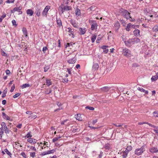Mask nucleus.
Segmentation results:
<instances>
[{
	"instance_id": "f257e3e1",
	"label": "nucleus",
	"mask_w": 158,
	"mask_h": 158,
	"mask_svg": "<svg viewBox=\"0 0 158 158\" xmlns=\"http://www.w3.org/2000/svg\"><path fill=\"white\" fill-rule=\"evenodd\" d=\"M124 37V35L122 36V38L123 39ZM123 40L124 41L125 44L129 47L131 46L132 44L139 43L140 42V40L137 38L130 39L127 41L124 40L123 39Z\"/></svg>"
},
{
	"instance_id": "f03ea898",
	"label": "nucleus",
	"mask_w": 158,
	"mask_h": 158,
	"mask_svg": "<svg viewBox=\"0 0 158 158\" xmlns=\"http://www.w3.org/2000/svg\"><path fill=\"white\" fill-rule=\"evenodd\" d=\"M145 150V146H143L140 148L136 149L135 151V153L137 156H139L142 155Z\"/></svg>"
},
{
	"instance_id": "7ed1b4c3",
	"label": "nucleus",
	"mask_w": 158,
	"mask_h": 158,
	"mask_svg": "<svg viewBox=\"0 0 158 158\" xmlns=\"http://www.w3.org/2000/svg\"><path fill=\"white\" fill-rule=\"evenodd\" d=\"M123 55L127 57H130L132 56L131 52L128 49L125 48L123 49Z\"/></svg>"
},
{
	"instance_id": "20e7f679",
	"label": "nucleus",
	"mask_w": 158,
	"mask_h": 158,
	"mask_svg": "<svg viewBox=\"0 0 158 158\" xmlns=\"http://www.w3.org/2000/svg\"><path fill=\"white\" fill-rule=\"evenodd\" d=\"M60 10L62 12V13L65 11H68L71 9L72 8L70 6H64L62 5L60 6L59 7Z\"/></svg>"
},
{
	"instance_id": "39448f33",
	"label": "nucleus",
	"mask_w": 158,
	"mask_h": 158,
	"mask_svg": "<svg viewBox=\"0 0 158 158\" xmlns=\"http://www.w3.org/2000/svg\"><path fill=\"white\" fill-rule=\"evenodd\" d=\"M89 22L91 25V28L92 30H94L97 28L98 25L95 21L89 19Z\"/></svg>"
},
{
	"instance_id": "423d86ee",
	"label": "nucleus",
	"mask_w": 158,
	"mask_h": 158,
	"mask_svg": "<svg viewBox=\"0 0 158 158\" xmlns=\"http://www.w3.org/2000/svg\"><path fill=\"white\" fill-rule=\"evenodd\" d=\"M50 9V6H47L44 8L42 12V15L43 16L47 17L48 12Z\"/></svg>"
},
{
	"instance_id": "0eeeda50",
	"label": "nucleus",
	"mask_w": 158,
	"mask_h": 158,
	"mask_svg": "<svg viewBox=\"0 0 158 158\" xmlns=\"http://www.w3.org/2000/svg\"><path fill=\"white\" fill-rule=\"evenodd\" d=\"M1 125L2 127H3V128L4 129L5 133L6 134H9L10 131L9 130L7 127L6 126L5 123L4 122H2L1 123Z\"/></svg>"
},
{
	"instance_id": "6e6552de",
	"label": "nucleus",
	"mask_w": 158,
	"mask_h": 158,
	"mask_svg": "<svg viewBox=\"0 0 158 158\" xmlns=\"http://www.w3.org/2000/svg\"><path fill=\"white\" fill-rule=\"evenodd\" d=\"M22 8L20 7H16L14 8L13 10H11L12 13H14L15 11H17L19 12V14L20 15L22 14V12L21 11Z\"/></svg>"
},
{
	"instance_id": "1a4fd4ad",
	"label": "nucleus",
	"mask_w": 158,
	"mask_h": 158,
	"mask_svg": "<svg viewBox=\"0 0 158 158\" xmlns=\"http://www.w3.org/2000/svg\"><path fill=\"white\" fill-rule=\"evenodd\" d=\"M75 13L77 17H80L81 16V10L78 8H77L75 10Z\"/></svg>"
},
{
	"instance_id": "9d476101",
	"label": "nucleus",
	"mask_w": 158,
	"mask_h": 158,
	"mask_svg": "<svg viewBox=\"0 0 158 158\" xmlns=\"http://www.w3.org/2000/svg\"><path fill=\"white\" fill-rule=\"evenodd\" d=\"M73 44L74 45V44L72 43H67L66 45V49H65V52H66V51L68 50L69 48L71 49L73 47Z\"/></svg>"
},
{
	"instance_id": "9b49d317",
	"label": "nucleus",
	"mask_w": 158,
	"mask_h": 158,
	"mask_svg": "<svg viewBox=\"0 0 158 158\" xmlns=\"http://www.w3.org/2000/svg\"><path fill=\"white\" fill-rule=\"evenodd\" d=\"M124 16L127 19L131 18L130 16V14L128 11L125 10L124 11Z\"/></svg>"
},
{
	"instance_id": "f8f14e48",
	"label": "nucleus",
	"mask_w": 158,
	"mask_h": 158,
	"mask_svg": "<svg viewBox=\"0 0 158 158\" xmlns=\"http://www.w3.org/2000/svg\"><path fill=\"white\" fill-rule=\"evenodd\" d=\"M110 88V87L108 86H105L103 87L101 89L102 91L105 92H106L109 91Z\"/></svg>"
},
{
	"instance_id": "ddd939ff",
	"label": "nucleus",
	"mask_w": 158,
	"mask_h": 158,
	"mask_svg": "<svg viewBox=\"0 0 158 158\" xmlns=\"http://www.w3.org/2000/svg\"><path fill=\"white\" fill-rule=\"evenodd\" d=\"M108 48V46H103L101 47L103 50V52L105 53H107L108 52L109 50L107 49Z\"/></svg>"
},
{
	"instance_id": "4468645a",
	"label": "nucleus",
	"mask_w": 158,
	"mask_h": 158,
	"mask_svg": "<svg viewBox=\"0 0 158 158\" xmlns=\"http://www.w3.org/2000/svg\"><path fill=\"white\" fill-rule=\"evenodd\" d=\"M134 35L136 37L139 36L140 35V31L138 29H135L133 31Z\"/></svg>"
},
{
	"instance_id": "2eb2a0df",
	"label": "nucleus",
	"mask_w": 158,
	"mask_h": 158,
	"mask_svg": "<svg viewBox=\"0 0 158 158\" xmlns=\"http://www.w3.org/2000/svg\"><path fill=\"white\" fill-rule=\"evenodd\" d=\"M35 13L36 15L38 17L40 16V9L38 7H37L36 8Z\"/></svg>"
},
{
	"instance_id": "dca6fc26",
	"label": "nucleus",
	"mask_w": 158,
	"mask_h": 158,
	"mask_svg": "<svg viewBox=\"0 0 158 158\" xmlns=\"http://www.w3.org/2000/svg\"><path fill=\"white\" fill-rule=\"evenodd\" d=\"M131 29H132L131 24V23H129L127 24L126 30L127 31H129Z\"/></svg>"
},
{
	"instance_id": "f3484780",
	"label": "nucleus",
	"mask_w": 158,
	"mask_h": 158,
	"mask_svg": "<svg viewBox=\"0 0 158 158\" xmlns=\"http://www.w3.org/2000/svg\"><path fill=\"white\" fill-rule=\"evenodd\" d=\"M36 140L33 138H30L27 139V141L30 143H36Z\"/></svg>"
},
{
	"instance_id": "a211bd4d",
	"label": "nucleus",
	"mask_w": 158,
	"mask_h": 158,
	"mask_svg": "<svg viewBox=\"0 0 158 158\" xmlns=\"http://www.w3.org/2000/svg\"><path fill=\"white\" fill-rule=\"evenodd\" d=\"M27 15H29L30 16H31L33 15V11L31 9H28L27 10Z\"/></svg>"
},
{
	"instance_id": "6ab92c4d",
	"label": "nucleus",
	"mask_w": 158,
	"mask_h": 158,
	"mask_svg": "<svg viewBox=\"0 0 158 158\" xmlns=\"http://www.w3.org/2000/svg\"><path fill=\"white\" fill-rule=\"evenodd\" d=\"M37 116L34 113H31V115L28 117V118L31 119H34L36 118Z\"/></svg>"
},
{
	"instance_id": "aec40b11",
	"label": "nucleus",
	"mask_w": 158,
	"mask_h": 158,
	"mask_svg": "<svg viewBox=\"0 0 158 158\" xmlns=\"http://www.w3.org/2000/svg\"><path fill=\"white\" fill-rule=\"evenodd\" d=\"M76 61V59L74 58L70 59L68 60V63L70 64H73L75 63Z\"/></svg>"
},
{
	"instance_id": "412c9836",
	"label": "nucleus",
	"mask_w": 158,
	"mask_h": 158,
	"mask_svg": "<svg viewBox=\"0 0 158 158\" xmlns=\"http://www.w3.org/2000/svg\"><path fill=\"white\" fill-rule=\"evenodd\" d=\"M79 30L81 35H83L85 34L86 32V30L85 28H80Z\"/></svg>"
},
{
	"instance_id": "4be33fe9",
	"label": "nucleus",
	"mask_w": 158,
	"mask_h": 158,
	"mask_svg": "<svg viewBox=\"0 0 158 158\" xmlns=\"http://www.w3.org/2000/svg\"><path fill=\"white\" fill-rule=\"evenodd\" d=\"M152 31L154 32L158 31V24L155 25L152 28Z\"/></svg>"
},
{
	"instance_id": "5701e85b",
	"label": "nucleus",
	"mask_w": 158,
	"mask_h": 158,
	"mask_svg": "<svg viewBox=\"0 0 158 158\" xmlns=\"http://www.w3.org/2000/svg\"><path fill=\"white\" fill-rule=\"evenodd\" d=\"M138 90L140 91L141 92H143L145 93V94H148V91L146 90H145V89H143V88L139 87L138 88Z\"/></svg>"
},
{
	"instance_id": "b1692460",
	"label": "nucleus",
	"mask_w": 158,
	"mask_h": 158,
	"mask_svg": "<svg viewBox=\"0 0 158 158\" xmlns=\"http://www.w3.org/2000/svg\"><path fill=\"white\" fill-rule=\"evenodd\" d=\"M22 31L23 34L25 35V36H27V32L26 28L25 27H23L22 29Z\"/></svg>"
},
{
	"instance_id": "393cba45",
	"label": "nucleus",
	"mask_w": 158,
	"mask_h": 158,
	"mask_svg": "<svg viewBox=\"0 0 158 158\" xmlns=\"http://www.w3.org/2000/svg\"><path fill=\"white\" fill-rule=\"evenodd\" d=\"M76 119L79 121H82V119L80 114H77L76 117Z\"/></svg>"
},
{
	"instance_id": "a878e982",
	"label": "nucleus",
	"mask_w": 158,
	"mask_h": 158,
	"mask_svg": "<svg viewBox=\"0 0 158 158\" xmlns=\"http://www.w3.org/2000/svg\"><path fill=\"white\" fill-rule=\"evenodd\" d=\"M150 151L151 152H158V150L156 148H151Z\"/></svg>"
},
{
	"instance_id": "bb28decb",
	"label": "nucleus",
	"mask_w": 158,
	"mask_h": 158,
	"mask_svg": "<svg viewBox=\"0 0 158 158\" xmlns=\"http://www.w3.org/2000/svg\"><path fill=\"white\" fill-rule=\"evenodd\" d=\"M120 25L119 23L118 22L115 23L114 24V27L116 29L118 30L120 27Z\"/></svg>"
},
{
	"instance_id": "cd10ccee",
	"label": "nucleus",
	"mask_w": 158,
	"mask_h": 158,
	"mask_svg": "<svg viewBox=\"0 0 158 158\" xmlns=\"http://www.w3.org/2000/svg\"><path fill=\"white\" fill-rule=\"evenodd\" d=\"M99 68V65L97 63H94L93 66V68L94 69H98Z\"/></svg>"
},
{
	"instance_id": "c85d7f7f",
	"label": "nucleus",
	"mask_w": 158,
	"mask_h": 158,
	"mask_svg": "<svg viewBox=\"0 0 158 158\" xmlns=\"http://www.w3.org/2000/svg\"><path fill=\"white\" fill-rule=\"evenodd\" d=\"M158 78V76L157 75H156L153 76H152L151 78V80L152 81H155Z\"/></svg>"
},
{
	"instance_id": "c756f323",
	"label": "nucleus",
	"mask_w": 158,
	"mask_h": 158,
	"mask_svg": "<svg viewBox=\"0 0 158 158\" xmlns=\"http://www.w3.org/2000/svg\"><path fill=\"white\" fill-rule=\"evenodd\" d=\"M96 38V36L95 35H93L91 38L92 43H94Z\"/></svg>"
},
{
	"instance_id": "7c9ffc66",
	"label": "nucleus",
	"mask_w": 158,
	"mask_h": 158,
	"mask_svg": "<svg viewBox=\"0 0 158 158\" xmlns=\"http://www.w3.org/2000/svg\"><path fill=\"white\" fill-rule=\"evenodd\" d=\"M6 14L5 13H3L2 15L0 18V22H1L3 20V19L5 18L6 16Z\"/></svg>"
},
{
	"instance_id": "2f4dec72",
	"label": "nucleus",
	"mask_w": 158,
	"mask_h": 158,
	"mask_svg": "<svg viewBox=\"0 0 158 158\" xmlns=\"http://www.w3.org/2000/svg\"><path fill=\"white\" fill-rule=\"evenodd\" d=\"M46 85L48 86L51 85L52 83V81H51V80L46 79Z\"/></svg>"
},
{
	"instance_id": "473e14b6",
	"label": "nucleus",
	"mask_w": 158,
	"mask_h": 158,
	"mask_svg": "<svg viewBox=\"0 0 158 158\" xmlns=\"http://www.w3.org/2000/svg\"><path fill=\"white\" fill-rule=\"evenodd\" d=\"M132 149V147L131 146H129L127 147L125 151L127 152H130V151H131Z\"/></svg>"
},
{
	"instance_id": "72a5a7b5",
	"label": "nucleus",
	"mask_w": 158,
	"mask_h": 158,
	"mask_svg": "<svg viewBox=\"0 0 158 158\" xmlns=\"http://www.w3.org/2000/svg\"><path fill=\"white\" fill-rule=\"evenodd\" d=\"M128 153V152L126 151L123 152V154L122 155V156L123 157V158H126L127 155V154Z\"/></svg>"
},
{
	"instance_id": "f704fd0d",
	"label": "nucleus",
	"mask_w": 158,
	"mask_h": 158,
	"mask_svg": "<svg viewBox=\"0 0 158 158\" xmlns=\"http://www.w3.org/2000/svg\"><path fill=\"white\" fill-rule=\"evenodd\" d=\"M1 54L2 56H7V54L2 49L1 50Z\"/></svg>"
},
{
	"instance_id": "c9c22d12",
	"label": "nucleus",
	"mask_w": 158,
	"mask_h": 158,
	"mask_svg": "<svg viewBox=\"0 0 158 158\" xmlns=\"http://www.w3.org/2000/svg\"><path fill=\"white\" fill-rule=\"evenodd\" d=\"M30 86V85L29 84H25L22 85L21 86L22 88L23 89L26 88V87H28Z\"/></svg>"
},
{
	"instance_id": "e433bc0d",
	"label": "nucleus",
	"mask_w": 158,
	"mask_h": 158,
	"mask_svg": "<svg viewBox=\"0 0 158 158\" xmlns=\"http://www.w3.org/2000/svg\"><path fill=\"white\" fill-rule=\"evenodd\" d=\"M4 151L5 152H6L8 155L10 156V157H11V155H12V154L11 153L9 152L8 150L7 149H5L4 150Z\"/></svg>"
},
{
	"instance_id": "4c0bfd02",
	"label": "nucleus",
	"mask_w": 158,
	"mask_h": 158,
	"mask_svg": "<svg viewBox=\"0 0 158 158\" xmlns=\"http://www.w3.org/2000/svg\"><path fill=\"white\" fill-rule=\"evenodd\" d=\"M56 21L57 24L59 26H60L62 25V23L61 20L60 19H57Z\"/></svg>"
},
{
	"instance_id": "58836bf2",
	"label": "nucleus",
	"mask_w": 158,
	"mask_h": 158,
	"mask_svg": "<svg viewBox=\"0 0 158 158\" xmlns=\"http://www.w3.org/2000/svg\"><path fill=\"white\" fill-rule=\"evenodd\" d=\"M132 29H135L139 28V26L138 25L132 24H131Z\"/></svg>"
},
{
	"instance_id": "ea45409f",
	"label": "nucleus",
	"mask_w": 158,
	"mask_h": 158,
	"mask_svg": "<svg viewBox=\"0 0 158 158\" xmlns=\"http://www.w3.org/2000/svg\"><path fill=\"white\" fill-rule=\"evenodd\" d=\"M55 152V151L54 149H53V150H51L48 151L47 152V154H51V153H54V152Z\"/></svg>"
},
{
	"instance_id": "a19ab883",
	"label": "nucleus",
	"mask_w": 158,
	"mask_h": 158,
	"mask_svg": "<svg viewBox=\"0 0 158 158\" xmlns=\"http://www.w3.org/2000/svg\"><path fill=\"white\" fill-rule=\"evenodd\" d=\"M147 124H148L149 126L156 129H158V127H156L154 125H152V124L149 123H147Z\"/></svg>"
},
{
	"instance_id": "79ce46f5",
	"label": "nucleus",
	"mask_w": 158,
	"mask_h": 158,
	"mask_svg": "<svg viewBox=\"0 0 158 158\" xmlns=\"http://www.w3.org/2000/svg\"><path fill=\"white\" fill-rule=\"evenodd\" d=\"M105 148L106 149H109L110 148V145L109 144H106L105 146Z\"/></svg>"
},
{
	"instance_id": "37998d69",
	"label": "nucleus",
	"mask_w": 158,
	"mask_h": 158,
	"mask_svg": "<svg viewBox=\"0 0 158 158\" xmlns=\"http://www.w3.org/2000/svg\"><path fill=\"white\" fill-rule=\"evenodd\" d=\"M85 108L87 109H89L90 110H94V107H90L89 106H86Z\"/></svg>"
},
{
	"instance_id": "c03bdc74",
	"label": "nucleus",
	"mask_w": 158,
	"mask_h": 158,
	"mask_svg": "<svg viewBox=\"0 0 158 158\" xmlns=\"http://www.w3.org/2000/svg\"><path fill=\"white\" fill-rule=\"evenodd\" d=\"M35 152H31L30 153V156L34 157V156H35Z\"/></svg>"
},
{
	"instance_id": "a18cd8bd",
	"label": "nucleus",
	"mask_w": 158,
	"mask_h": 158,
	"mask_svg": "<svg viewBox=\"0 0 158 158\" xmlns=\"http://www.w3.org/2000/svg\"><path fill=\"white\" fill-rule=\"evenodd\" d=\"M4 119H5L7 120H10V118L7 115H6L5 117H3Z\"/></svg>"
},
{
	"instance_id": "49530a36",
	"label": "nucleus",
	"mask_w": 158,
	"mask_h": 158,
	"mask_svg": "<svg viewBox=\"0 0 158 158\" xmlns=\"http://www.w3.org/2000/svg\"><path fill=\"white\" fill-rule=\"evenodd\" d=\"M15 89V85L14 84L13 86H12L11 89L10 90V92H12L13 91L14 89Z\"/></svg>"
},
{
	"instance_id": "de8ad7c7",
	"label": "nucleus",
	"mask_w": 158,
	"mask_h": 158,
	"mask_svg": "<svg viewBox=\"0 0 158 158\" xmlns=\"http://www.w3.org/2000/svg\"><path fill=\"white\" fill-rule=\"evenodd\" d=\"M69 2V0H63V3L64 4H67Z\"/></svg>"
},
{
	"instance_id": "09e8293b",
	"label": "nucleus",
	"mask_w": 158,
	"mask_h": 158,
	"mask_svg": "<svg viewBox=\"0 0 158 158\" xmlns=\"http://www.w3.org/2000/svg\"><path fill=\"white\" fill-rule=\"evenodd\" d=\"M20 94V93H17L15 94L13 96L14 98H16L19 97Z\"/></svg>"
},
{
	"instance_id": "8fccbe9b",
	"label": "nucleus",
	"mask_w": 158,
	"mask_h": 158,
	"mask_svg": "<svg viewBox=\"0 0 158 158\" xmlns=\"http://www.w3.org/2000/svg\"><path fill=\"white\" fill-rule=\"evenodd\" d=\"M4 131H3V128L2 127L0 128V134L2 135L3 134Z\"/></svg>"
},
{
	"instance_id": "3c124183",
	"label": "nucleus",
	"mask_w": 158,
	"mask_h": 158,
	"mask_svg": "<svg viewBox=\"0 0 158 158\" xmlns=\"http://www.w3.org/2000/svg\"><path fill=\"white\" fill-rule=\"evenodd\" d=\"M21 155L24 158H26L27 156L25 154V153L24 152H22L21 153Z\"/></svg>"
},
{
	"instance_id": "603ef678",
	"label": "nucleus",
	"mask_w": 158,
	"mask_h": 158,
	"mask_svg": "<svg viewBox=\"0 0 158 158\" xmlns=\"http://www.w3.org/2000/svg\"><path fill=\"white\" fill-rule=\"evenodd\" d=\"M47 47H44L43 48L42 50L44 53H45V51L47 50Z\"/></svg>"
},
{
	"instance_id": "864d4df0",
	"label": "nucleus",
	"mask_w": 158,
	"mask_h": 158,
	"mask_svg": "<svg viewBox=\"0 0 158 158\" xmlns=\"http://www.w3.org/2000/svg\"><path fill=\"white\" fill-rule=\"evenodd\" d=\"M7 1L6 2L8 3H13L15 0H7Z\"/></svg>"
},
{
	"instance_id": "5fc2aeb1",
	"label": "nucleus",
	"mask_w": 158,
	"mask_h": 158,
	"mask_svg": "<svg viewBox=\"0 0 158 158\" xmlns=\"http://www.w3.org/2000/svg\"><path fill=\"white\" fill-rule=\"evenodd\" d=\"M113 124L114 126H115L116 127H122L123 125V124L121 125L120 124H119L118 125H117L116 124H114V123H113Z\"/></svg>"
},
{
	"instance_id": "6e6d98bb",
	"label": "nucleus",
	"mask_w": 158,
	"mask_h": 158,
	"mask_svg": "<svg viewBox=\"0 0 158 158\" xmlns=\"http://www.w3.org/2000/svg\"><path fill=\"white\" fill-rule=\"evenodd\" d=\"M12 23L13 25H15L16 26H17V24H16V21L15 20H12Z\"/></svg>"
},
{
	"instance_id": "4d7b16f0",
	"label": "nucleus",
	"mask_w": 158,
	"mask_h": 158,
	"mask_svg": "<svg viewBox=\"0 0 158 158\" xmlns=\"http://www.w3.org/2000/svg\"><path fill=\"white\" fill-rule=\"evenodd\" d=\"M46 155H47V152H43L42 153H41V154H40L42 156H45Z\"/></svg>"
},
{
	"instance_id": "13d9d810",
	"label": "nucleus",
	"mask_w": 158,
	"mask_h": 158,
	"mask_svg": "<svg viewBox=\"0 0 158 158\" xmlns=\"http://www.w3.org/2000/svg\"><path fill=\"white\" fill-rule=\"evenodd\" d=\"M68 81V79L67 78H65L64 79H63L62 82L64 83L65 82H67Z\"/></svg>"
},
{
	"instance_id": "bf43d9fd",
	"label": "nucleus",
	"mask_w": 158,
	"mask_h": 158,
	"mask_svg": "<svg viewBox=\"0 0 158 158\" xmlns=\"http://www.w3.org/2000/svg\"><path fill=\"white\" fill-rule=\"evenodd\" d=\"M147 123H148V122H139L138 123V125H142L144 124H147Z\"/></svg>"
},
{
	"instance_id": "052dcab7",
	"label": "nucleus",
	"mask_w": 158,
	"mask_h": 158,
	"mask_svg": "<svg viewBox=\"0 0 158 158\" xmlns=\"http://www.w3.org/2000/svg\"><path fill=\"white\" fill-rule=\"evenodd\" d=\"M32 137V135H30V133H27L26 135V137L27 138H28L29 137Z\"/></svg>"
},
{
	"instance_id": "680f3d73",
	"label": "nucleus",
	"mask_w": 158,
	"mask_h": 158,
	"mask_svg": "<svg viewBox=\"0 0 158 158\" xmlns=\"http://www.w3.org/2000/svg\"><path fill=\"white\" fill-rule=\"evenodd\" d=\"M73 34L74 32L73 31L69 33V34L70 36H71L73 38Z\"/></svg>"
},
{
	"instance_id": "e2e57ef3",
	"label": "nucleus",
	"mask_w": 158,
	"mask_h": 158,
	"mask_svg": "<svg viewBox=\"0 0 158 158\" xmlns=\"http://www.w3.org/2000/svg\"><path fill=\"white\" fill-rule=\"evenodd\" d=\"M6 73L7 75L9 74L10 73V72L9 70H6Z\"/></svg>"
},
{
	"instance_id": "0e129e2a",
	"label": "nucleus",
	"mask_w": 158,
	"mask_h": 158,
	"mask_svg": "<svg viewBox=\"0 0 158 158\" xmlns=\"http://www.w3.org/2000/svg\"><path fill=\"white\" fill-rule=\"evenodd\" d=\"M97 122V119H95L93 120L92 123L93 124H94Z\"/></svg>"
},
{
	"instance_id": "69168bd1",
	"label": "nucleus",
	"mask_w": 158,
	"mask_h": 158,
	"mask_svg": "<svg viewBox=\"0 0 158 158\" xmlns=\"http://www.w3.org/2000/svg\"><path fill=\"white\" fill-rule=\"evenodd\" d=\"M68 31L69 33L73 31H72V30L71 28L70 27H69L68 28Z\"/></svg>"
},
{
	"instance_id": "338daca9",
	"label": "nucleus",
	"mask_w": 158,
	"mask_h": 158,
	"mask_svg": "<svg viewBox=\"0 0 158 158\" xmlns=\"http://www.w3.org/2000/svg\"><path fill=\"white\" fill-rule=\"evenodd\" d=\"M58 140V138H55L52 139V141L53 142H55Z\"/></svg>"
},
{
	"instance_id": "774afa93",
	"label": "nucleus",
	"mask_w": 158,
	"mask_h": 158,
	"mask_svg": "<svg viewBox=\"0 0 158 158\" xmlns=\"http://www.w3.org/2000/svg\"><path fill=\"white\" fill-rule=\"evenodd\" d=\"M22 124H19V125L17 126V127L19 128H20L22 127Z\"/></svg>"
}]
</instances>
